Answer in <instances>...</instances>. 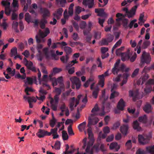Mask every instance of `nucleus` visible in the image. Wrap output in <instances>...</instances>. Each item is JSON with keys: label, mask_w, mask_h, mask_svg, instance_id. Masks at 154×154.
<instances>
[{"label": "nucleus", "mask_w": 154, "mask_h": 154, "mask_svg": "<svg viewBox=\"0 0 154 154\" xmlns=\"http://www.w3.org/2000/svg\"><path fill=\"white\" fill-rule=\"evenodd\" d=\"M43 46L42 45L39 44L37 45L36 47L35 45H33L30 48L31 51L33 53H35V49H37L38 54L37 55L36 57L37 59L39 61H41L42 60L43 57V55H44L46 58H48L50 55L48 49L47 48H45L43 49L42 53L41 52V50Z\"/></svg>", "instance_id": "f257e3e1"}, {"label": "nucleus", "mask_w": 154, "mask_h": 154, "mask_svg": "<svg viewBox=\"0 0 154 154\" xmlns=\"http://www.w3.org/2000/svg\"><path fill=\"white\" fill-rule=\"evenodd\" d=\"M83 149L86 147L85 151L88 154H93L94 151V149L96 152H98L99 149L95 146L92 147L94 143V140L92 139H89L87 141V139L86 138H84L83 140Z\"/></svg>", "instance_id": "f03ea898"}, {"label": "nucleus", "mask_w": 154, "mask_h": 154, "mask_svg": "<svg viewBox=\"0 0 154 154\" xmlns=\"http://www.w3.org/2000/svg\"><path fill=\"white\" fill-rule=\"evenodd\" d=\"M50 33L49 29L48 28H45L44 31L39 30L38 33L35 37L37 43H39L45 42L46 39L45 38Z\"/></svg>", "instance_id": "7ed1b4c3"}, {"label": "nucleus", "mask_w": 154, "mask_h": 154, "mask_svg": "<svg viewBox=\"0 0 154 154\" xmlns=\"http://www.w3.org/2000/svg\"><path fill=\"white\" fill-rule=\"evenodd\" d=\"M99 121V119L96 117L94 118L93 115H91V116L89 118L88 123V133L89 137H92L93 136V134L92 131V129L91 128V126L96 125Z\"/></svg>", "instance_id": "20e7f679"}, {"label": "nucleus", "mask_w": 154, "mask_h": 154, "mask_svg": "<svg viewBox=\"0 0 154 154\" xmlns=\"http://www.w3.org/2000/svg\"><path fill=\"white\" fill-rule=\"evenodd\" d=\"M120 63V60H118L114 65V67L112 69V72L113 74H117L118 72L120 70H122L125 72H128L130 70L129 67L125 68V65L122 64L121 66H119Z\"/></svg>", "instance_id": "39448f33"}, {"label": "nucleus", "mask_w": 154, "mask_h": 154, "mask_svg": "<svg viewBox=\"0 0 154 154\" xmlns=\"http://www.w3.org/2000/svg\"><path fill=\"white\" fill-rule=\"evenodd\" d=\"M141 62L140 64V66L142 67L143 64L146 63L149 64L151 60V57L149 54L144 51L143 52L140 58Z\"/></svg>", "instance_id": "423d86ee"}, {"label": "nucleus", "mask_w": 154, "mask_h": 154, "mask_svg": "<svg viewBox=\"0 0 154 154\" xmlns=\"http://www.w3.org/2000/svg\"><path fill=\"white\" fill-rule=\"evenodd\" d=\"M139 6V5H137L134 6L130 11L128 10V8H123L122 10L126 13V15L129 18H131L134 17L135 15L136 10Z\"/></svg>", "instance_id": "0eeeda50"}, {"label": "nucleus", "mask_w": 154, "mask_h": 154, "mask_svg": "<svg viewBox=\"0 0 154 154\" xmlns=\"http://www.w3.org/2000/svg\"><path fill=\"white\" fill-rule=\"evenodd\" d=\"M70 81L72 84V88L74 89L75 86L77 89H79L81 85V81L76 76H72L70 78Z\"/></svg>", "instance_id": "6e6552de"}, {"label": "nucleus", "mask_w": 154, "mask_h": 154, "mask_svg": "<svg viewBox=\"0 0 154 154\" xmlns=\"http://www.w3.org/2000/svg\"><path fill=\"white\" fill-rule=\"evenodd\" d=\"M122 57V60L124 61L129 59H130V61L131 62H134L137 57V54L136 53H134L132 56L130 57L128 54L125 53H122L121 54Z\"/></svg>", "instance_id": "1a4fd4ad"}, {"label": "nucleus", "mask_w": 154, "mask_h": 154, "mask_svg": "<svg viewBox=\"0 0 154 154\" xmlns=\"http://www.w3.org/2000/svg\"><path fill=\"white\" fill-rule=\"evenodd\" d=\"M2 5L5 8V13L7 15H9L11 10L10 9V2L9 1L3 0L1 2Z\"/></svg>", "instance_id": "9d476101"}, {"label": "nucleus", "mask_w": 154, "mask_h": 154, "mask_svg": "<svg viewBox=\"0 0 154 154\" xmlns=\"http://www.w3.org/2000/svg\"><path fill=\"white\" fill-rule=\"evenodd\" d=\"M81 95H79L77 97V99H75L74 97L71 98L69 100V107L72 110L74 106L76 107L79 104V100L82 97Z\"/></svg>", "instance_id": "9b49d317"}, {"label": "nucleus", "mask_w": 154, "mask_h": 154, "mask_svg": "<svg viewBox=\"0 0 154 154\" xmlns=\"http://www.w3.org/2000/svg\"><path fill=\"white\" fill-rule=\"evenodd\" d=\"M129 75L126 73L123 75L122 76L121 75H118L117 77L113 79V81L114 82H118L120 81V79L123 78V81L122 82L121 84V86H122L124 84L126 83L127 82V78Z\"/></svg>", "instance_id": "f8f14e48"}, {"label": "nucleus", "mask_w": 154, "mask_h": 154, "mask_svg": "<svg viewBox=\"0 0 154 154\" xmlns=\"http://www.w3.org/2000/svg\"><path fill=\"white\" fill-rule=\"evenodd\" d=\"M154 84V80L153 79H149L146 84V88L144 89L145 92L146 93L150 92L152 90V87L151 85Z\"/></svg>", "instance_id": "ddd939ff"}, {"label": "nucleus", "mask_w": 154, "mask_h": 154, "mask_svg": "<svg viewBox=\"0 0 154 154\" xmlns=\"http://www.w3.org/2000/svg\"><path fill=\"white\" fill-rule=\"evenodd\" d=\"M138 140L139 143L142 145H145L149 141V139L146 136L142 135H138Z\"/></svg>", "instance_id": "4468645a"}, {"label": "nucleus", "mask_w": 154, "mask_h": 154, "mask_svg": "<svg viewBox=\"0 0 154 154\" xmlns=\"http://www.w3.org/2000/svg\"><path fill=\"white\" fill-rule=\"evenodd\" d=\"M149 78V75L146 73L142 75L140 79L137 81V85L143 84L145 83Z\"/></svg>", "instance_id": "2eb2a0df"}, {"label": "nucleus", "mask_w": 154, "mask_h": 154, "mask_svg": "<svg viewBox=\"0 0 154 154\" xmlns=\"http://www.w3.org/2000/svg\"><path fill=\"white\" fill-rule=\"evenodd\" d=\"M120 148V145H119L116 142H113L110 144L109 146V149L111 150H114L117 152Z\"/></svg>", "instance_id": "dca6fc26"}, {"label": "nucleus", "mask_w": 154, "mask_h": 154, "mask_svg": "<svg viewBox=\"0 0 154 154\" xmlns=\"http://www.w3.org/2000/svg\"><path fill=\"white\" fill-rule=\"evenodd\" d=\"M39 92L40 93V96L39 97L36 96V98L38 100H40L42 101L40 102L41 103L43 101V100L45 99V95L46 94L47 92L46 91L43 90L41 88L39 90Z\"/></svg>", "instance_id": "f3484780"}, {"label": "nucleus", "mask_w": 154, "mask_h": 154, "mask_svg": "<svg viewBox=\"0 0 154 154\" xmlns=\"http://www.w3.org/2000/svg\"><path fill=\"white\" fill-rule=\"evenodd\" d=\"M82 3L85 5H87L88 8H91L94 5V0H84Z\"/></svg>", "instance_id": "a211bd4d"}, {"label": "nucleus", "mask_w": 154, "mask_h": 154, "mask_svg": "<svg viewBox=\"0 0 154 154\" xmlns=\"http://www.w3.org/2000/svg\"><path fill=\"white\" fill-rule=\"evenodd\" d=\"M47 23L48 21L46 19L43 17L41 19L39 23L41 28L42 29H45V25Z\"/></svg>", "instance_id": "6ab92c4d"}, {"label": "nucleus", "mask_w": 154, "mask_h": 154, "mask_svg": "<svg viewBox=\"0 0 154 154\" xmlns=\"http://www.w3.org/2000/svg\"><path fill=\"white\" fill-rule=\"evenodd\" d=\"M143 110L146 113H149L152 111L151 106L148 103H146L143 108Z\"/></svg>", "instance_id": "aec40b11"}, {"label": "nucleus", "mask_w": 154, "mask_h": 154, "mask_svg": "<svg viewBox=\"0 0 154 154\" xmlns=\"http://www.w3.org/2000/svg\"><path fill=\"white\" fill-rule=\"evenodd\" d=\"M128 125H124L121 127L120 131L123 134L126 135L128 133Z\"/></svg>", "instance_id": "412c9836"}, {"label": "nucleus", "mask_w": 154, "mask_h": 154, "mask_svg": "<svg viewBox=\"0 0 154 154\" xmlns=\"http://www.w3.org/2000/svg\"><path fill=\"white\" fill-rule=\"evenodd\" d=\"M86 122H84L80 124L78 127L80 131H84L85 134H86V131L85 130V128L86 126Z\"/></svg>", "instance_id": "4be33fe9"}, {"label": "nucleus", "mask_w": 154, "mask_h": 154, "mask_svg": "<svg viewBox=\"0 0 154 154\" xmlns=\"http://www.w3.org/2000/svg\"><path fill=\"white\" fill-rule=\"evenodd\" d=\"M23 98L25 100H27L29 103H31L32 102H35L36 100L35 97H30L26 96H24Z\"/></svg>", "instance_id": "5701e85b"}, {"label": "nucleus", "mask_w": 154, "mask_h": 154, "mask_svg": "<svg viewBox=\"0 0 154 154\" xmlns=\"http://www.w3.org/2000/svg\"><path fill=\"white\" fill-rule=\"evenodd\" d=\"M72 64V63H69L66 66V69L68 71V73L70 74H73L75 72V68L74 67H72L70 68V67L71 65Z\"/></svg>", "instance_id": "b1692460"}, {"label": "nucleus", "mask_w": 154, "mask_h": 154, "mask_svg": "<svg viewBox=\"0 0 154 154\" xmlns=\"http://www.w3.org/2000/svg\"><path fill=\"white\" fill-rule=\"evenodd\" d=\"M23 62L24 64L26 66L27 68L30 69L32 68L33 66L32 63L30 61H28L26 58H24L23 60Z\"/></svg>", "instance_id": "393cba45"}, {"label": "nucleus", "mask_w": 154, "mask_h": 154, "mask_svg": "<svg viewBox=\"0 0 154 154\" xmlns=\"http://www.w3.org/2000/svg\"><path fill=\"white\" fill-rule=\"evenodd\" d=\"M80 54L79 53H76L74 54L73 56V58L74 60H72L70 62L71 63H72L71 66H73L75 63H78V62L77 61L78 58L79 57Z\"/></svg>", "instance_id": "a878e982"}, {"label": "nucleus", "mask_w": 154, "mask_h": 154, "mask_svg": "<svg viewBox=\"0 0 154 154\" xmlns=\"http://www.w3.org/2000/svg\"><path fill=\"white\" fill-rule=\"evenodd\" d=\"M144 13H142L140 14L138 23L140 25H142L146 20V19L144 18Z\"/></svg>", "instance_id": "bb28decb"}, {"label": "nucleus", "mask_w": 154, "mask_h": 154, "mask_svg": "<svg viewBox=\"0 0 154 154\" xmlns=\"http://www.w3.org/2000/svg\"><path fill=\"white\" fill-rule=\"evenodd\" d=\"M63 11V10L62 8L58 9L57 12L54 14V16L57 19H59L62 14Z\"/></svg>", "instance_id": "cd10ccee"}, {"label": "nucleus", "mask_w": 154, "mask_h": 154, "mask_svg": "<svg viewBox=\"0 0 154 154\" xmlns=\"http://www.w3.org/2000/svg\"><path fill=\"white\" fill-rule=\"evenodd\" d=\"M146 152L150 154H154V145L146 146Z\"/></svg>", "instance_id": "c85d7f7f"}, {"label": "nucleus", "mask_w": 154, "mask_h": 154, "mask_svg": "<svg viewBox=\"0 0 154 154\" xmlns=\"http://www.w3.org/2000/svg\"><path fill=\"white\" fill-rule=\"evenodd\" d=\"M125 106V103L123 100L122 99H121L117 105L118 108L119 110H123Z\"/></svg>", "instance_id": "c756f323"}, {"label": "nucleus", "mask_w": 154, "mask_h": 154, "mask_svg": "<svg viewBox=\"0 0 154 154\" xmlns=\"http://www.w3.org/2000/svg\"><path fill=\"white\" fill-rule=\"evenodd\" d=\"M93 27L92 23L91 22H89L87 26L88 31H86L85 30H84L83 33L85 35H87L91 30V29Z\"/></svg>", "instance_id": "7c9ffc66"}, {"label": "nucleus", "mask_w": 154, "mask_h": 154, "mask_svg": "<svg viewBox=\"0 0 154 154\" xmlns=\"http://www.w3.org/2000/svg\"><path fill=\"white\" fill-rule=\"evenodd\" d=\"M133 127L134 129L137 130V131H140L141 130V128L139 126L137 121H135L133 122Z\"/></svg>", "instance_id": "2f4dec72"}, {"label": "nucleus", "mask_w": 154, "mask_h": 154, "mask_svg": "<svg viewBox=\"0 0 154 154\" xmlns=\"http://www.w3.org/2000/svg\"><path fill=\"white\" fill-rule=\"evenodd\" d=\"M49 98L52 109L53 110L56 111L57 110V104H54V100L52 97H50Z\"/></svg>", "instance_id": "473e14b6"}, {"label": "nucleus", "mask_w": 154, "mask_h": 154, "mask_svg": "<svg viewBox=\"0 0 154 154\" xmlns=\"http://www.w3.org/2000/svg\"><path fill=\"white\" fill-rule=\"evenodd\" d=\"M99 109L97 104H96L91 110V112L92 114L91 115H93L94 116V115H97V112Z\"/></svg>", "instance_id": "72a5a7b5"}, {"label": "nucleus", "mask_w": 154, "mask_h": 154, "mask_svg": "<svg viewBox=\"0 0 154 154\" xmlns=\"http://www.w3.org/2000/svg\"><path fill=\"white\" fill-rule=\"evenodd\" d=\"M12 5L13 7L14 8L13 10L14 12L18 10L19 7L18 0H13Z\"/></svg>", "instance_id": "f704fd0d"}, {"label": "nucleus", "mask_w": 154, "mask_h": 154, "mask_svg": "<svg viewBox=\"0 0 154 154\" xmlns=\"http://www.w3.org/2000/svg\"><path fill=\"white\" fill-rule=\"evenodd\" d=\"M25 83V86H26L28 85H32V84L33 82V79L29 77H28L26 78V80L24 81Z\"/></svg>", "instance_id": "c9c22d12"}, {"label": "nucleus", "mask_w": 154, "mask_h": 154, "mask_svg": "<svg viewBox=\"0 0 154 154\" xmlns=\"http://www.w3.org/2000/svg\"><path fill=\"white\" fill-rule=\"evenodd\" d=\"M6 71L8 73L11 75V76H14L15 73V69L8 67L6 69Z\"/></svg>", "instance_id": "e433bc0d"}, {"label": "nucleus", "mask_w": 154, "mask_h": 154, "mask_svg": "<svg viewBox=\"0 0 154 154\" xmlns=\"http://www.w3.org/2000/svg\"><path fill=\"white\" fill-rule=\"evenodd\" d=\"M37 135L39 138L43 137L45 135V131L42 129H39L38 132L36 134Z\"/></svg>", "instance_id": "4c0bfd02"}, {"label": "nucleus", "mask_w": 154, "mask_h": 154, "mask_svg": "<svg viewBox=\"0 0 154 154\" xmlns=\"http://www.w3.org/2000/svg\"><path fill=\"white\" fill-rule=\"evenodd\" d=\"M99 79L98 84V85L100 86L102 88H103L104 85V79H103L101 77L102 76H98Z\"/></svg>", "instance_id": "58836bf2"}, {"label": "nucleus", "mask_w": 154, "mask_h": 154, "mask_svg": "<svg viewBox=\"0 0 154 154\" xmlns=\"http://www.w3.org/2000/svg\"><path fill=\"white\" fill-rule=\"evenodd\" d=\"M6 19H3L2 23L0 24V26L2 27L4 30H6L8 27V24L6 22Z\"/></svg>", "instance_id": "ea45409f"}, {"label": "nucleus", "mask_w": 154, "mask_h": 154, "mask_svg": "<svg viewBox=\"0 0 154 154\" xmlns=\"http://www.w3.org/2000/svg\"><path fill=\"white\" fill-rule=\"evenodd\" d=\"M50 16V13L48 10L45 8L44 10L42 17L46 18V17H49Z\"/></svg>", "instance_id": "a19ab883"}, {"label": "nucleus", "mask_w": 154, "mask_h": 154, "mask_svg": "<svg viewBox=\"0 0 154 154\" xmlns=\"http://www.w3.org/2000/svg\"><path fill=\"white\" fill-rule=\"evenodd\" d=\"M150 44V42L149 41H144L142 45V48L143 49L147 48Z\"/></svg>", "instance_id": "79ce46f5"}, {"label": "nucleus", "mask_w": 154, "mask_h": 154, "mask_svg": "<svg viewBox=\"0 0 154 154\" xmlns=\"http://www.w3.org/2000/svg\"><path fill=\"white\" fill-rule=\"evenodd\" d=\"M62 136L63 139L64 140H68L69 137L66 131H63L62 132Z\"/></svg>", "instance_id": "37998d69"}, {"label": "nucleus", "mask_w": 154, "mask_h": 154, "mask_svg": "<svg viewBox=\"0 0 154 154\" xmlns=\"http://www.w3.org/2000/svg\"><path fill=\"white\" fill-rule=\"evenodd\" d=\"M99 90V88H97L93 91L92 97L93 98L95 99L97 98Z\"/></svg>", "instance_id": "c03bdc74"}, {"label": "nucleus", "mask_w": 154, "mask_h": 154, "mask_svg": "<svg viewBox=\"0 0 154 154\" xmlns=\"http://www.w3.org/2000/svg\"><path fill=\"white\" fill-rule=\"evenodd\" d=\"M18 23L17 21H13L12 24V27L16 32H18L19 31L17 29Z\"/></svg>", "instance_id": "a18cd8bd"}, {"label": "nucleus", "mask_w": 154, "mask_h": 154, "mask_svg": "<svg viewBox=\"0 0 154 154\" xmlns=\"http://www.w3.org/2000/svg\"><path fill=\"white\" fill-rule=\"evenodd\" d=\"M52 116H53V114L52 115ZM57 122V120L53 116L52 119L50 121V126L52 128L54 127Z\"/></svg>", "instance_id": "49530a36"}, {"label": "nucleus", "mask_w": 154, "mask_h": 154, "mask_svg": "<svg viewBox=\"0 0 154 154\" xmlns=\"http://www.w3.org/2000/svg\"><path fill=\"white\" fill-rule=\"evenodd\" d=\"M107 135L104 133H103L102 131H100L99 132L98 136V139L99 140H100L101 139L105 138Z\"/></svg>", "instance_id": "de8ad7c7"}, {"label": "nucleus", "mask_w": 154, "mask_h": 154, "mask_svg": "<svg viewBox=\"0 0 154 154\" xmlns=\"http://www.w3.org/2000/svg\"><path fill=\"white\" fill-rule=\"evenodd\" d=\"M129 95L130 96L132 97L133 96L134 97L133 98V99L134 100H135L134 99V98L135 97H137V96L138 95V91L137 92H133V91H129Z\"/></svg>", "instance_id": "09e8293b"}, {"label": "nucleus", "mask_w": 154, "mask_h": 154, "mask_svg": "<svg viewBox=\"0 0 154 154\" xmlns=\"http://www.w3.org/2000/svg\"><path fill=\"white\" fill-rule=\"evenodd\" d=\"M147 117L145 115L140 116L139 118V120L140 122L145 123L147 121Z\"/></svg>", "instance_id": "8fccbe9b"}, {"label": "nucleus", "mask_w": 154, "mask_h": 154, "mask_svg": "<svg viewBox=\"0 0 154 154\" xmlns=\"http://www.w3.org/2000/svg\"><path fill=\"white\" fill-rule=\"evenodd\" d=\"M116 17L118 18L116 19V21L118 22L119 21H121L122 20V18L124 17L122 14L119 13L116 14Z\"/></svg>", "instance_id": "3c124183"}, {"label": "nucleus", "mask_w": 154, "mask_h": 154, "mask_svg": "<svg viewBox=\"0 0 154 154\" xmlns=\"http://www.w3.org/2000/svg\"><path fill=\"white\" fill-rule=\"evenodd\" d=\"M125 146L128 149H130L132 147V143L131 140H128L125 144Z\"/></svg>", "instance_id": "603ef678"}, {"label": "nucleus", "mask_w": 154, "mask_h": 154, "mask_svg": "<svg viewBox=\"0 0 154 154\" xmlns=\"http://www.w3.org/2000/svg\"><path fill=\"white\" fill-rule=\"evenodd\" d=\"M11 56H14V55L17 54V49L16 47H14L12 48L11 51Z\"/></svg>", "instance_id": "864d4df0"}, {"label": "nucleus", "mask_w": 154, "mask_h": 154, "mask_svg": "<svg viewBox=\"0 0 154 154\" xmlns=\"http://www.w3.org/2000/svg\"><path fill=\"white\" fill-rule=\"evenodd\" d=\"M122 42V40L121 39H119L118 42H117L113 46L112 48V51H113V50L119 46L121 45Z\"/></svg>", "instance_id": "5fc2aeb1"}, {"label": "nucleus", "mask_w": 154, "mask_h": 154, "mask_svg": "<svg viewBox=\"0 0 154 154\" xmlns=\"http://www.w3.org/2000/svg\"><path fill=\"white\" fill-rule=\"evenodd\" d=\"M64 50L67 54H68L72 52L71 48L69 47L66 46L64 48Z\"/></svg>", "instance_id": "6e6d98bb"}, {"label": "nucleus", "mask_w": 154, "mask_h": 154, "mask_svg": "<svg viewBox=\"0 0 154 154\" xmlns=\"http://www.w3.org/2000/svg\"><path fill=\"white\" fill-rule=\"evenodd\" d=\"M94 36L96 39H100L101 37V32H95Z\"/></svg>", "instance_id": "4d7b16f0"}, {"label": "nucleus", "mask_w": 154, "mask_h": 154, "mask_svg": "<svg viewBox=\"0 0 154 154\" xmlns=\"http://www.w3.org/2000/svg\"><path fill=\"white\" fill-rule=\"evenodd\" d=\"M107 40L108 42V43L111 42L114 38L113 36L110 34H108L107 35Z\"/></svg>", "instance_id": "13d9d810"}, {"label": "nucleus", "mask_w": 154, "mask_h": 154, "mask_svg": "<svg viewBox=\"0 0 154 154\" xmlns=\"http://www.w3.org/2000/svg\"><path fill=\"white\" fill-rule=\"evenodd\" d=\"M67 131L69 135H73L74 134L71 125H70L69 126L68 128Z\"/></svg>", "instance_id": "bf43d9fd"}, {"label": "nucleus", "mask_w": 154, "mask_h": 154, "mask_svg": "<svg viewBox=\"0 0 154 154\" xmlns=\"http://www.w3.org/2000/svg\"><path fill=\"white\" fill-rule=\"evenodd\" d=\"M114 138V135L113 134H111L108 136L106 139V141L107 142L112 141Z\"/></svg>", "instance_id": "052dcab7"}, {"label": "nucleus", "mask_w": 154, "mask_h": 154, "mask_svg": "<svg viewBox=\"0 0 154 154\" xmlns=\"http://www.w3.org/2000/svg\"><path fill=\"white\" fill-rule=\"evenodd\" d=\"M82 11H84L85 10L84 8H82L79 6H77L76 7L75 12L77 14H79Z\"/></svg>", "instance_id": "680f3d73"}, {"label": "nucleus", "mask_w": 154, "mask_h": 154, "mask_svg": "<svg viewBox=\"0 0 154 154\" xmlns=\"http://www.w3.org/2000/svg\"><path fill=\"white\" fill-rule=\"evenodd\" d=\"M69 58V57L66 55V57L64 56H62L60 58L61 60L64 63H66Z\"/></svg>", "instance_id": "e2e57ef3"}, {"label": "nucleus", "mask_w": 154, "mask_h": 154, "mask_svg": "<svg viewBox=\"0 0 154 154\" xmlns=\"http://www.w3.org/2000/svg\"><path fill=\"white\" fill-rule=\"evenodd\" d=\"M152 69V67L146 66L142 71V73H147L149 72Z\"/></svg>", "instance_id": "0e129e2a"}, {"label": "nucleus", "mask_w": 154, "mask_h": 154, "mask_svg": "<svg viewBox=\"0 0 154 154\" xmlns=\"http://www.w3.org/2000/svg\"><path fill=\"white\" fill-rule=\"evenodd\" d=\"M56 1L62 7H63L66 2V0H56Z\"/></svg>", "instance_id": "69168bd1"}, {"label": "nucleus", "mask_w": 154, "mask_h": 154, "mask_svg": "<svg viewBox=\"0 0 154 154\" xmlns=\"http://www.w3.org/2000/svg\"><path fill=\"white\" fill-rule=\"evenodd\" d=\"M103 131L104 133L107 135L110 132V129L108 127L106 126L103 128Z\"/></svg>", "instance_id": "338daca9"}, {"label": "nucleus", "mask_w": 154, "mask_h": 154, "mask_svg": "<svg viewBox=\"0 0 154 154\" xmlns=\"http://www.w3.org/2000/svg\"><path fill=\"white\" fill-rule=\"evenodd\" d=\"M25 17L26 21L28 23L30 22L31 17L28 13H26Z\"/></svg>", "instance_id": "774afa93"}]
</instances>
